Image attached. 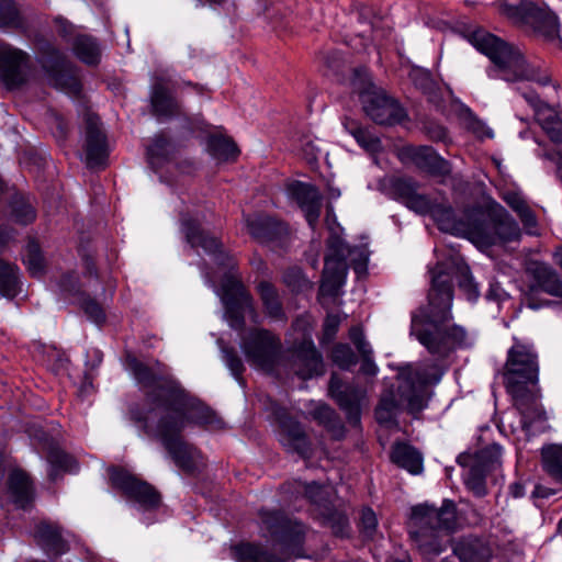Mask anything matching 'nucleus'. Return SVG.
<instances>
[{"label":"nucleus","mask_w":562,"mask_h":562,"mask_svg":"<svg viewBox=\"0 0 562 562\" xmlns=\"http://www.w3.org/2000/svg\"><path fill=\"white\" fill-rule=\"evenodd\" d=\"M133 420L143 424L144 431L160 440L177 467L181 470L193 473L202 464L201 453L192 445L183 440L181 436V422L175 425H164L157 422L151 427L148 416L133 413Z\"/></svg>","instance_id":"0eeeda50"},{"label":"nucleus","mask_w":562,"mask_h":562,"mask_svg":"<svg viewBox=\"0 0 562 562\" xmlns=\"http://www.w3.org/2000/svg\"><path fill=\"white\" fill-rule=\"evenodd\" d=\"M291 369L303 380L324 373L322 356L310 337H304L293 349Z\"/></svg>","instance_id":"5701e85b"},{"label":"nucleus","mask_w":562,"mask_h":562,"mask_svg":"<svg viewBox=\"0 0 562 562\" xmlns=\"http://www.w3.org/2000/svg\"><path fill=\"white\" fill-rule=\"evenodd\" d=\"M127 367L137 383L146 390V400L151 406L146 412L137 408L131 409V418L133 419V413H138L143 416H148L149 423H151L154 413L160 414L170 401L169 382L178 381L159 362L151 368L135 358H130Z\"/></svg>","instance_id":"1a4fd4ad"},{"label":"nucleus","mask_w":562,"mask_h":562,"mask_svg":"<svg viewBox=\"0 0 562 562\" xmlns=\"http://www.w3.org/2000/svg\"><path fill=\"white\" fill-rule=\"evenodd\" d=\"M513 396L514 404L521 415L522 428L530 431L533 424L546 420V413L539 404L538 395L531 392L528 386L508 390Z\"/></svg>","instance_id":"393cba45"},{"label":"nucleus","mask_w":562,"mask_h":562,"mask_svg":"<svg viewBox=\"0 0 562 562\" xmlns=\"http://www.w3.org/2000/svg\"><path fill=\"white\" fill-rule=\"evenodd\" d=\"M499 12L515 24L530 26L550 43H558L560 40L558 18L544 8L529 1H524L518 5L502 2Z\"/></svg>","instance_id":"9b49d317"},{"label":"nucleus","mask_w":562,"mask_h":562,"mask_svg":"<svg viewBox=\"0 0 562 562\" xmlns=\"http://www.w3.org/2000/svg\"><path fill=\"white\" fill-rule=\"evenodd\" d=\"M12 212L16 221L22 224L31 223L35 218L34 209L23 201L15 200L12 205Z\"/></svg>","instance_id":"5fc2aeb1"},{"label":"nucleus","mask_w":562,"mask_h":562,"mask_svg":"<svg viewBox=\"0 0 562 562\" xmlns=\"http://www.w3.org/2000/svg\"><path fill=\"white\" fill-rule=\"evenodd\" d=\"M418 184L411 178H398L392 183L393 193L403 203L409 200L417 192Z\"/></svg>","instance_id":"de8ad7c7"},{"label":"nucleus","mask_w":562,"mask_h":562,"mask_svg":"<svg viewBox=\"0 0 562 562\" xmlns=\"http://www.w3.org/2000/svg\"><path fill=\"white\" fill-rule=\"evenodd\" d=\"M222 352L225 364L231 370L232 374L239 380L245 370L241 359L233 348L225 347L222 349Z\"/></svg>","instance_id":"603ef678"},{"label":"nucleus","mask_w":562,"mask_h":562,"mask_svg":"<svg viewBox=\"0 0 562 562\" xmlns=\"http://www.w3.org/2000/svg\"><path fill=\"white\" fill-rule=\"evenodd\" d=\"M355 346L362 358L372 357V348L366 339L355 344Z\"/></svg>","instance_id":"338daca9"},{"label":"nucleus","mask_w":562,"mask_h":562,"mask_svg":"<svg viewBox=\"0 0 562 562\" xmlns=\"http://www.w3.org/2000/svg\"><path fill=\"white\" fill-rule=\"evenodd\" d=\"M41 63L50 85L72 98L80 94L77 70L63 52L48 44L43 48Z\"/></svg>","instance_id":"2eb2a0df"},{"label":"nucleus","mask_w":562,"mask_h":562,"mask_svg":"<svg viewBox=\"0 0 562 562\" xmlns=\"http://www.w3.org/2000/svg\"><path fill=\"white\" fill-rule=\"evenodd\" d=\"M517 215L519 216L525 227L532 228L537 225L536 215L528 206V204L522 210H520Z\"/></svg>","instance_id":"680f3d73"},{"label":"nucleus","mask_w":562,"mask_h":562,"mask_svg":"<svg viewBox=\"0 0 562 562\" xmlns=\"http://www.w3.org/2000/svg\"><path fill=\"white\" fill-rule=\"evenodd\" d=\"M181 231L187 243L192 247H201L206 254L214 256L217 265L233 268L234 258L223 249L222 243L201 228L200 223L189 215L181 217Z\"/></svg>","instance_id":"6ab92c4d"},{"label":"nucleus","mask_w":562,"mask_h":562,"mask_svg":"<svg viewBox=\"0 0 562 562\" xmlns=\"http://www.w3.org/2000/svg\"><path fill=\"white\" fill-rule=\"evenodd\" d=\"M340 325V317L335 314L327 315L325 323H324V337L327 340H331Z\"/></svg>","instance_id":"13d9d810"},{"label":"nucleus","mask_w":562,"mask_h":562,"mask_svg":"<svg viewBox=\"0 0 562 562\" xmlns=\"http://www.w3.org/2000/svg\"><path fill=\"white\" fill-rule=\"evenodd\" d=\"M280 441L289 451H294L303 458L311 454L310 441L301 425L288 416L279 418Z\"/></svg>","instance_id":"c756f323"},{"label":"nucleus","mask_w":562,"mask_h":562,"mask_svg":"<svg viewBox=\"0 0 562 562\" xmlns=\"http://www.w3.org/2000/svg\"><path fill=\"white\" fill-rule=\"evenodd\" d=\"M71 47L74 54L82 63L90 66L99 64L101 58V48L97 38L93 36L78 34L74 37Z\"/></svg>","instance_id":"72a5a7b5"},{"label":"nucleus","mask_w":562,"mask_h":562,"mask_svg":"<svg viewBox=\"0 0 562 562\" xmlns=\"http://www.w3.org/2000/svg\"><path fill=\"white\" fill-rule=\"evenodd\" d=\"M503 199L516 213H518L527 205L525 199L519 193L514 191L506 192L503 195Z\"/></svg>","instance_id":"bf43d9fd"},{"label":"nucleus","mask_w":562,"mask_h":562,"mask_svg":"<svg viewBox=\"0 0 562 562\" xmlns=\"http://www.w3.org/2000/svg\"><path fill=\"white\" fill-rule=\"evenodd\" d=\"M459 277V286L469 300L479 296L469 267L450 260L439 262L431 270V288L428 305L412 315L411 334L432 355L447 357L457 347L467 345V330L459 325H448L452 319V279Z\"/></svg>","instance_id":"f257e3e1"},{"label":"nucleus","mask_w":562,"mask_h":562,"mask_svg":"<svg viewBox=\"0 0 562 562\" xmlns=\"http://www.w3.org/2000/svg\"><path fill=\"white\" fill-rule=\"evenodd\" d=\"M329 394L345 411L349 423L357 425L360 422V403L366 396V391L353 383L345 384L336 374L329 381Z\"/></svg>","instance_id":"4be33fe9"},{"label":"nucleus","mask_w":562,"mask_h":562,"mask_svg":"<svg viewBox=\"0 0 562 562\" xmlns=\"http://www.w3.org/2000/svg\"><path fill=\"white\" fill-rule=\"evenodd\" d=\"M413 80H414L415 85L418 86L424 91L429 89V87L431 85L429 75L427 72H423V71H416L413 75Z\"/></svg>","instance_id":"0e129e2a"},{"label":"nucleus","mask_w":562,"mask_h":562,"mask_svg":"<svg viewBox=\"0 0 562 562\" xmlns=\"http://www.w3.org/2000/svg\"><path fill=\"white\" fill-rule=\"evenodd\" d=\"M406 153L417 168L430 176L446 177L451 172L450 162L439 156L430 146L411 147Z\"/></svg>","instance_id":"cd10ccee"},{"label":"nucleus","mask_w":562,"mask_h":562,"mask_svg":"<svg viewBox=\"0 0 562 562\" xmlns=\"http://www.w3.org/2000/svg\"><path fill=\"white\" fill-rule=\"evenodd\" d=\"M331 252L325 258L319 294L335 297L339 295L347 277L348 263L358 276L367 271L368 255L360 247L350 248L342 243L331 246Z\"/></svg>","instance_id":"423d86ee"},{"label":"nucleus","mask_w":562,"mask_h":562,"mask_svg":"<svg viewBox=\"0 0 562 562\" xmlns=\"http://www.w3.org/2000/svg\"><path fill=\"white\" fill-rule=\"evenodd\" d=\"M349 133L355 137L357 143L361 145L363 148L368 150H375L379 146V139L370 134L363 127L352 123L350 127H348Z\"/></svg>","instance_id":"09e8293b"},{"label":"nucleus","mask_w":562,"mask_h":562,"mask_svg":"<svg viewBox=\"0 0 562 562\" xmlns=\"http://www.w3.org/2000/svg\"><path fill=\"white\" fill-rule=\"evenodd\" d=\"M404 204L419 214H431L435 207V203H432L427 195L419 194L418 192L413 194Z\"/></svg>","instance_id":"3c124183"},{"label":"nucleus","mask_w":562,"mask_h":562,"mask_svg":"<svg viewBox=\"0 0 562 562\" xmlns=\"http://www.w3.org/2000/svg\"><path fill=\"white\" fill-rule=\"evenodd\" d=\"M169 140L164 135H156L153 144L148 147L147 154L153 161L155 158H166L169 153Z\"/></svg>","instance_id":"864d4df0"},{"label":"nucleus","mask_w":562,"mask_h":562,"mask_svg":"<svg viewBox=\"0 0 562 562\" xmlns=\"http://www.w3.org/2000/svg\"><path fill=\"white\" fill-rule=\"evenodd\" d=\"M30 57L20 48L0 43V79L8 88H18L26 82Z\"/></svg>","instance_id":"aec40b11"},{"label":"nucleus","mask_w":562,"mask_h":562,"mask_svg":"<svg viewBox=\"0 0 562 562\" xmlns=\"http://www.w3.org/2000/svg\"><path fill=\"white\" fill-rule=\"evenodd\" d=\"M313 417L323 425L331 436L339 440L345 436V427L336 412L327 405H319L313 412Z\"/></svg>","instance_id":"4c0bfd02"},{"label":"nucleus","mask_w":562,"mask_h":562,"mask_svg":"<svg viewBox=\"0 0 562 562\" xmlns=\"http://www.w3.org/2000/svg\"><path fill=\"white\" fill-rule=\"evenodd\" d=\"M283 280L288 286L292 288L294 291L301 290L306 283L301 270L296 268L286 271L283 276Z\"/></svg>","instance_id":"4d7b16f0"},{"label":"nucleus","mask_w":562,"mask_h":562,"mask_svg":"<svg viewBox=\"0 0 562 562\" xmlns=\"http://www.w3.org/2000/svg\"><path fill=\"white\" fill-rule=\"evenodd\" d=\"M8 484L13 502L25 508L33 499V487L27 474L21 470L12 471Z\"/></svg>","instance_id":"473e14b6"},{"label":"nucleus","mask_w":562,"mask_h":562,"mask_svg":"<svg viewBox=\"0 0 562 562\" xmlns=\"http://www.w3.org/2000/svg\"><path fill=\"white\" fill-rule=\"evenodd\" d=\"M542 463L546 472L562 481V447L549 446L542 449Z\"/></svg>","instance_id":"79ce46f5"},{"label":"nucleus","mask_w":562,"mask_h":562,"mask_svg":"<svg viewBox=\"0 0 562 562\" xmlns=\"http://www.w3.org/2000/svg\"><path fill=\"white\" fill-rule=\"evenodd\" d=\"M296 492H303L306 498L314 505L316 517L324 526L329 527L337 536H345L349 528L347 516L336 509L329 499L331 488L328 485H319L315 482L310 484L301 481L295 482Z\"/></svg>","instance_id":"4468645a"},{"label":"nucleus","mask_w":562,"mask_h":562,"mask_svg":"<svg viewBox=\"0 0 562 562\" xmlns=\"http://www.w3.org/2000/svg\"><path fill=\"white\" fill-rule=\"evenodd\" d=\"M457 524V510L451 501L441 507L419 505L413 508L409 536L426 561H432L447 549L448 532Z\"/></svg>","instance_id":"39448f33"},{"label":"nucleus","mask_w":562,"mask_h":562,"mask_svg":"<svg viewBox=\"0 0 562 562\" xmlns=\"http://www.w3.org/2000/svg\"><path fill=\"white\" fill-rule=\"evenodd\" d=\"M249 234L260 243H270L282 239L288 234V227L263 214H256L246 218Z\"/></svg>","instance_id":"c85d7f7f"},{"label":"nucleus","mask_w":562,"mask_h":562,"mask_svg":"<svg viewBox=\"0 0 562 562\" xmlns=\"http://www.w3.org/2000/svg\"><path fill=\"white\" fill-rule=\"evenodd\" d=\"M110 480L124 495L136 502L142 508L151 510L161 503L160 493L149 483L136 477L126 470L112 469Z\"/></svg>","instance_id":"a211bd4d"},{"label":"nucleus","mask_w":562,"mask_h":562,"mask_svg":"<svg viewBox=\"0 0 562 562\" xmlns=\"http://www.w3.org/2000/svg\"><path fill=\"white\" fill-rule=\"evenodd\" d=\"M488 456L491 458L487 467L494 468L496 464H498V459L501 457V447L493 445L480 452V458L483 460L485 457Z\"/></svg>","instance_id":"052dcab7"},{"label":"nucleus","mask_w":562,"mask_h":562,"mask_svg":"<svg viewBox=\"0 0 562 562\" xmlns=\"http://www.w3.org/2000/svg\"><path fill=\"white\" fill-rule=\"evenodd\" d=\"M378 519L371 508H363L360 516V529L366 538L373 539L376 533Z\"/></svg>","instance_id":"8fccbe9b"},{"label":"nucleus","mask_w":562,"mask_h":562,"mask_svg":"<svg viewBox=\"0 0 562 562\" xmlns=\"http://www.w3.org/2000/svg\"><path fill=\"white\" fill-rule=\"evenodd\" d=\"M428 136L436 142L445 140L447 137V131L441 125H430L427 127Z\"/></svg>","instance_id":"e2e57ef3"},{"label":"nucleus","mask_w":562,"mask_h":562,"mask_svg":"<svg viewBox=\"0 0 562 562\" xmlns=\"http://www.w3.org/2000/svg\"><path fill=\"white\" fill-rule=\"evenodd\" d=\"M352 86L360 93L366 114L380 125L402 123L407 114L401 104L382 90L373 89L366 68L355 69Z\"/></svg>","instance_id":"6e6552de"},{"label":"nucleus","mask_w":562,"mask_h":562,"mask_svg":"<svg viewBox=\"0 0 562 562\" xmlns=\"http://www.w3.org/2000/svg\"><path fill=\"white\" fill-rule=\"evenodd\" d=\"M261 529L271 539L282 544L295 558L302 557L301 546L305 537V526L292 520L278 510L262 509L259 512Z\"/></svg>","instance_id":"ddd939ff"},{"label":"nucleus","mask_w":562,"mask_h":562,"mask_svg":"<svg viewBox=\"0 0 562 562\" xmlns=\"http://www.w3.org/2000/svg\"><path fill=\"white\" fill-rule=\"evenodd\" d=\"M391 459L412 474H419L423 471V457L409 445L396 443L393 447Z\"/></svg>","instance_id":"f704fd0d"},{"label":"nucleus","mask_w":562,"mask_h":562,"mask_svg":"<svg viewBox=\"0 0 562 562\" xmlns=\"http://www.w3.org/2000/svg\"><path fill=\"white\" fill-rule=\"evenodd\" d=\"M333 361L341 369L347 370L357 363V357L349 345L337 344L331 351Z\"/></svg>","instance_id":"c03bdc74"},{"label":"nucleus","mask_w":562,"mask_h":562,"mask_svg":"<svg viewBox=\"0 0 562 562\" xmlns=\"http://www.w3.org/2000/svg\"><path fill=\"white\" fill-rule=\"evenodd\" d=\"M453 552L461 562H488L492 555L490 547L476 538L461 539Z\"/></svg>","instance_id":"2f4dec72"},{"label":"nucleus","mask_w":562,"mask_h":562,"mask_svg":"<svg viewBox=\"0 0 562 562\" xmlns=\"http://www.w3.org/2000/svg\"><path fill=\"white\" fill-rule=\"evenodd\" d=\"M361 372L367 375H375L378 367L372 360V357L362 358Z\"/></svg>","instance_id":"69168bd1"},{"label":"nucleus","mask_w":562,"mask_h":562,"mask_svg":"<svg viewBox=\"0 0 562 562\" xmlns=\"http://www.w3.org/2000/svg\"><path fill=\"white\" fill-rule=\"evenodd\" d=\"M47 461L50 464L48 476L52 481L56 480L59 470L72 472L77 469L75 459L57 447L49 448Z\"/></svg>","instance_id":"ea45409f"},{"label":"nucleus","mask_w":562,"mask_h":562,"mask_svg":"<svg viewBox=\"0 0 562 562\" xmlns=\"http://www.w3.org/2000/svg\"><path fill=\"white\" fill-rule=\"evenodd\" d=\"M34 538L47 554L59 557L68 551L59 527L54 524L40 522L35 528Z\"/></svg>","instance_id":"7c9ffc66"},{"label":"nucleus","mask_w":562,"mask_h":562,"mask_svg":"<svg viewBox=\"0 0 562 562\" xmlns=\"http://www.w3.org/2000/svg\"><path fill=\"white\" fill-rule=\"evenodd\" d=\"M474 46L493 63L488 76L507 82L533 81L539 86L552 82L551 74L540 63L528 61L519 48L509 45L497 36L476 32L473 35Z\"/></svg>","instance_id":"20e7f679"},{"label":"nucleus","mask_w":562,"mask_h":562,"mask_svg":"<svg viewBox=\"0 0 562 562\" xmlns=\"http://www.w3.org/2000/svg\"><path fill=\"white\" fill-rule=\"evenodd\" d=\"M465 484L475 496L482 497L486 494L485 475L481 467L473 465L469 470Z\"/></svg>","instance_id":"a18cd8bd"},{"label":"nucleus","mask_w":562,"mask_h":562,"mask_svg":"<svg viewBox=\"0 0 562 562\" xmlns=\"http://www.w3.org/2000/svg\"><path fill=\"white\" fill-rule=\"evenodd\" d=\"M57 24H58V33L64 36V37H67L68 35H70L72 33V25L67 23L66 21L61 20V19H58L56 20Z\"/></svg>","instance_id":"774afa93"},{"label":"nucleus","mask_w":562,"mask_h":562,"mask_svg":"<svg viewBox=\"0 0 562 562\" xmlns=\"http://www.w3.org/2000/svg\"><path fill=\"white\" fill-rule=\"evenodd\" d=\"M538 356L532 346L515 341L508 350L505 363L504 379L507 391L527 387V384L538 382Z\"/></svg>","instance_id":"f8f14e48"},{"label":"nucleus","mask_w":562,"mask_h":562,"mask_svg":"<svg viewBox=\"0 0 562 562\" xmlns=\"http://www.w3.org/2000/svg\"><path fill=\"white\" fill-rule=\"evenodd\" d=\"M257 291L261 299L266 314L276 321H285V314L278 290L268 281H260Z\"/></svg>","instance_id":"c9c22d12"},{"label":"nucleus","mask_w":562,"mask_h":562,"mask_svg":"<svg viewBox=\"0 0 562 562\" xmlns=\"http://www.w3.org/2000/svg\"><path fill=\"white\" fill-rule=\"evenodd\" d=\"M172 85L170 77L165 71H156L151 77L150 105L151 112L157 117L172 119L182 115L181 103L168 90Z\"/></svg>","instance_id":"412c9836"},{"label":"nucleus","mask_w":562,"mask_h":562,"mask_svg":"<svg viewBox=\"0 0 562 562\" xmlns=\"http://www.w3.org/2000/svg\"><path fill=\"white\" fill-rule=\"evenodd\" d=\"M82 308L88 317L97 324L102 323L105 318L102 307L91 299H87L82 302Z\"/></svg>","instance_id":"6e6d98bb"},{"label":"nucleus","mask_w":562,"mask_h":562,"mask_svg":"<svg viewBox=\"0 0 562 562\" xmlns=\"http://www.w3.org/2000/svg\"><path fill=\"white\" fill-rule=\"evenodd\" d=\"M280 340L267 329H254L243 339L247 361L265 371H272L279 358Z\"/></svg>","instance_id":"f3484780"},{"label":"nucleus","mask_w":562,"mask_h":562,"mask_svg":"<svg viewBox=\"0 0 562 562\" xmlns=\"http://www.w3.org/2000/svg\"><path fill=\"white\" fill-rule=\"evenodd\" d=\"M526 99L532 104V106L537 111L538 121L541 122L543 130L548 133L550 138L555 143H562V121L559 120H549L552 116V111L550 110V116L546 120H541V111L543 108H547L537 95H526Z\"/></svg>","instance_id":"a19ab883"},{"label":"nucleus","mask_w":562,"mask_h":562,"mask_svg":"<svg viewBox=\"0 0 562 562\" xmlns=\"http://www.w3.org/2000/svg\"><path fill=\"white\" fill-rule=\"evenodd\" d=\"M443 375L442 369L437 364L413 368L407 366L398 372L400 384L397 400L395 391L385 389L375 408V418L379 424L390 425L395 423L401 412V402H405L412 414L422 412L427 405L426 389L437 384Z\"/></svg>","instance_id":"7ed1b4c3"},{"label":"nucleus","mask_w":562,"mask_h":562,"mask_svg":"<svg viewBox=\"0 0 562 562\" xmlns=\"http://www.w3.org/2000/svg\"><path fill=\"white\" fill-rule=\"evenodd\" d=\"M170 401L159 414L158 423L175 425L181 422V431L189 424L220 428L222 420L209 407L189 400L179 382H169Z\"/></svg>","instance_id":"9d476101"},{"label":"nucleus","mask_w":562,"mask_h":562,"mask_svg":"<svg viewBox=\"0 0 562 562\" xmlns=\"http://www.w3.org/2000/svg\"><path fill=\"white\" fill-rule=\"evenodd\" d=\"M222 291L225 317L232 328L241 329L244 327L245 313L257 317L252 296L238 278L235 276L227 277L223 281Z\"/></svg>","instance_id":"dca6fc26"},{"label":"nucleus","mask_w":562,"mask_h":562,"mask_svg":"<svg viewBox=\"0 0 562 562\" xmlns=\"http://www.w3.org/2000/svg\"><path fill=\"white\" fill-rule=\"evenodd\" d=\"M24 263L33 277H40L44 269V260L40 250V246L35 241H31L26 246L24 255Z\"/></svg>","instance_id":"37998d69"},{"label":"nucleus","mask_w":562,"mask_h":562,"mask_svg":"<svg viewBox=\"0 0 562 562\" xmlns=\"http://www.w3.org/2000/svg\"><path fill=\"white\" fill-rule=\"evenodd\" d=\"M108 158L106 138L98 117L89 116L86 127V162L88 167L103 166Z\"/></svg>","instance_id":"a878e982"},{"label":"nucleus","mask_w":562,"mask_h":562,"mask_svg":"<svg viewBox=\"0 0 562 562\" xmlns=\"http://www.w3.org/2000/svg\"><path fill=\"white\" fill-rule=\"evenodd\" d=\"M531 278L530 291H542L552 296L562 297V281L559 273L549 265L531 261L526 269Z\"/></svg>","instance_id":"bb28decb"},{"label":"nucleus","mask_w":562,"mask_h":562,"mask_svg":"<svg viewBox=\"0 0 562 562\" xmlns=\"http://www.w3.org/2000/svg\"><path fill=\"white\" fill-rule=\"evenodd\" d=\"M19 291V269L15 265L0 259V294L13 299Z\"/></svg>","instance_id":"58836bf2"},{"label":"nucleus","mask_w":562,"mask_h":562,"mask_svg":"<svg viewBox=\"0 0 562 562\" xmlns=\"http://www.w3.org/2000/svg\"><path fill=\"white\" fill-rule=\"evenodd\" d=\"M207 151L220 161L235 160L239 155L237 145L223 135H211L207 139Z\"/></svg>","instance_id":"e433bc0d"},{"label":"nucleus","mask_w":562,"mask_h":562,"mask_svg":"<svg viewBox=\"0 0 562 562\" xmlns=\"http://www.w3.org/2000/svg\"><path fill=\"white\" fill-rule=\"evenodd\" d=\"M439 228L452 235L467 237L480 248L513 241L520 237L515 220L501 205L488 210L472 207L457 215L447 204H435L431 213Z\"/></svg>","instance_id":"f03ea898"},{"label":"nucleus","mask_w":562,"mask_h":562,"mask_svg":"<svg viewBox=\"0 0 562 562\" xmlns=\"http://www.w3.org/2000/svg\"><path fill=\"white\" fill-rule=\"evenodd\" d=\"M288 193L304 212L308 225L314 227L321 215L322 195L319 191L312 184L296 181L288 187Z\"/></svg>","instance_id":"b1692460"},{"label":"nucleus","mask_w":562,"mask_h":562,"mask_svg":"<svg viewBox=\"0 0 562 562\" xmlns=\"http://www.w3.org/2000/svg\"><path fill=\"white\" fill-rule=\"evenodd\" d=\"M21 24L19 12L12 0H0V27L19 26Z\"/></svg>","instance_id":"49530a36"}]
</instances>
